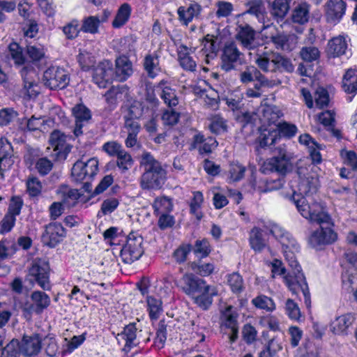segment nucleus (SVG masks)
Masks as SVG:
<instances>
[{
    "mask_svg": "<svg viewBox=\"0 0 357 357\" xmlns=\"http://www.w3.org/2000/svg\"><path fill=\"white\" fill-rule=\"evenodd\" d=\"M289 185L291 194L286 197L294 202L303 218L320 225L310 236L309 244L315 249H321L323 246L334 243L337 239V234L333 229V221L326 206L316 202L312 196L301 197V195H296V190L291 182Z\"/></svg>",
    "mask_w": 357,
    "mask_h": 357,
    "instance_id": "f257e3e1",
    "label": "nucleus"
},
{
    "mask_svg": "<svg viewBox=\"0 0 357 357\" xmlns=\"http://www.w3.org/2000/svg\"><path fill=\"white\" fill-rule=\"evenodd\" d=\"M264 227L281 243L285 260L291 268V273L284 275V283L293 294H297L301 291L306 307H310L311 301L308 285L296 257V253L300 250L299 245L293 236L281 226L269 223Z\"/></svg>",
    "mask_w": 357,
    "mask_h": 357,
    "instance_id": "f03ea898",
    "label": "nucleus"
},
{
    "mask_svg": "<svg viewBox=\"0 0 357 357\" xmlns=\"http://www.w3.org/2000/svg\"><path fill=\"white\" fill-rule=\"evenodd\" d=\"M321 146L317 143V146H313L312 149H308L312 163L300 164L297 169V174L299 179L298 185V192L296 195H301V197L312 196L317 192L319 181L317 174V167L315 164L321 162V155L319 151Z\"/></svg>",
    "mask_w": 357,
    "mask_h": 357,
    "instance_id": "7ed1b4c3",
    "label": "nucleus"
},
{
    "mask_svg": "<svg viewBox=\"0 0 357 357\" xmlns=\"http://www.w3.org/2000/svg\"><path fill=\"white\" fill-rule=\"evenodd\" d=\"M177 285L185 294L194 298L195 302L204 310L208 308L213 302V296L217 294L214 287L207 284L205 280L192 273L184 274Z\"/></svg>",
    "mask_w": 357,
    "mask_h": 357,
    "instance_id": "20e7f679",
    "label": "nucleus"
},
{
    "mask_svg": "<svg viewBox=\"0 0 357 357\" xmlns=\"http://www.w3.org/2000/svg\"><path fill=\"white\" fill-rule=\"evenodd\" d=\"M253 60L257 66V69L265 73H277V72H287L291 73L294 71V67L291 61L282 56L278 52H275L268 49L264 45H261L253 52L252 57L250 58Z\"/></svg>",
    "mask_w": 357,
    "mask_h": 357,
    "instance_id": "39448f33",
    "label": "nucleus"
},
{
    "mask_svg": "<svg viewBox=\"0 0 357 357\" xmlns=\"http://www.w3.org/2000/svg\"><path fill=\"white\" fill-rule=\"evenodd\" d=\"M9 56L13 60L16 66H23L20 74L23 79L24 87L22 93L29 98L37 96L36 90V71L30 62L26 61L22 49L16 43H10L9 47Z\"/></svg>",
    "mask_w": 357,
    "mask_h": 357,
    "instance_id": "423d86ee",
    "label": "nucleus"
},
{
    "mask_svg": "<svg viewBox=\"0 0 357 357\" xmlns=\"http://www.w3.org/2000/svg\"><path fill=\"white\" fill-rule=\"evenodd\" d=\"M142 165L144 173L140 178V185L144 190H157L162 188L167 179V171L161 163L149 153L142 155Z\"/></svg>",
    "mask_w": 357,
    "mask_h": 357,
    "instance_id": "0eeeda50",
    "label": "nucleus"
},
{
    "mask_svg": "<svg viewBox=\"0 0 357 357\" xmlns=\"http://www.w3.org/2000/svg\"><path fill=\"white\" fill-rule=\"evenodd\" d=\"M246 63L245 54L240 51L237 45L231 41L225 44L220 55V66L225 72L236 69V66Z\"/></svg>",
    "mask_w": 357,
    "mask_h": 357,
    "instance_id": "6e6552de",
    "label": "nucleus"
},
{
    "mask_svg": "<svg viewBox=\"0 0 357 357\" xmlns=\"http://www.w3.org/2000/svg\"><path fill=\"white\" fill-rule=\"evenodd\" d=\"M235 38L243 49L249 51L250 58L252 57L253 52L257 50V48L264 45L258 40L254 29L247 24L237 25Z\"/></svg>",
    "mask_w": 357,
    "mask_h": 357,
    "instance_id": "1a4fd4ad",
    "label": "nucleus"
},
{
    "mask_svg": "<svg viewBox=\"0 0 357 357\" xmlns=\"http://www.w3.org/2000/svg\"><path fill=\"white\" fill-rule=\"evenodd\" d=\"M142 243L143 238L140 235L134 232L130 233L121 251L123 261L130 264L138 260L144 252Z\"/></svg>",
    "mask_w": 357,
    "mask_h": 357,
    "instance_id": "9d476101",
    "label": "nucleus"
},
{
    "mask_svg": "<svg viewBox=\"0 0 357 357\" xmlns=\"http://www.w3.org/2000/svg\"><path fill=\"white\" fill-rule=\"evenodd\" d=\"M142 330L137 327V324L130 323L126 325L123 331L118 333L117 336L121 337L125 342L122 351L128 354L132 349L141 343L146 344L150 341V337L142 338Z\"/></svg>",
    "mask_w": 357,
    "mask_h": 357,
    "instance_id": "9b49d317",
    "label": "nucleus"
},
{
    "mask_svg": "<svg viewBox=\"0 0 357 357\" xmlns=\"http://www.w3.org/2000/svg\"><path fill=\"white\" fill-rule=\"evenodd\" d=\"M29 277L31 282L35 281L43 290H50V266L47 261L41 259H36L29 269Z\"/></svg>",
    "mask_w": 357,
    "mask_h": 357,
    "instance_id": "f8f14e48",
    "label": "nucleus"
},
{
    "mask_svg": "<svg viewBox=\"0 0 357 357\" xmlns=\"http://www.w3.org/2000/svg\"><path fill=\"white\" fill-rule=\"evenodd\" d=\"M98 172V160L91 158L86 162L77 160L73 166L71 176L75 181L81 182L93 178Z\"/></svg>",
    "mask_w": 357,
    "mask_h": 357,
    "instance_id": "ddd939ff",
    "label": "nucleus"
},
{
    "mask_svg": "<svg viewBox=\"0 0 357 357\" xmlns=\"http://www.w3.org/2000/svg\"><path fill=\"white\" fill-rule=\"evenodd\" d=\"M43 82L50 89H64L69 82L68 73L62 68L52 66L44 72Z\"/></svg>",
    "mask_w": 357,
    "mask_h": 357,
    "instance_id": "4468645a",
    "label": "nucleus"
},
{
    "mask_svg": "<svg viewBox=\"0 0 357 357\" xmlns=\"http://www.w3.org/2000/svg\"><path fill=\"white\" fill-rule=\"evenodd\" d=\"M42 336L37 333L24 335L20 341V351L26 357L37 356L42 349Z\"/></svg>",
    "mask_w": 357,
    "mask_h": 357,
    "instance_id": "2eb2a0df",
    "label": "nucleus"
},
{
    "mask_svg": "<svg viewBox=\"0 0 357 357\" xmlns=\"http://www.w3.org/2000/svg\"><path fill=\"white\" fill-rule=\"evenodd\" d=\"M114 79L113 64L109 60H104L94 68L93 80L100 88H105L107 83Z\"/></svg>",
    "mask_w": 357,
    "mask_h": 357,
    "instance_id": "dca6fc26",
    "label": "nucleus"
},
{
    "mask_svg": "<svg viewBox=\"0 0 357 357\" xmlns=\"http://www.w3.org/2000/svg\"><path fill=\"white\" fill-rule=\"evenodd\" d=\"M278 155L273 157L264 162L262 172L265 174L269 172H277L284 174L287 171L289 158L287 155L286 150L282 147L278 148Z\"/></svg>",
    "mask_w": 357,
    "mask_h": 357,
    "instance_id": "f3484780",
    "label": "nucleus"
},
{
    "mask_svg": "<svg viewBox=\"0 0 357 357\" xmlns=\"http://www.w3.org/2000/svg\"><path fill=\"white\" fill-rule=\"evenodd\" d=\"M16 157L11 143L6 138H0V175L4 177V172L13 165Z\"/></svg>",
    "mask_w": 357,
    "mask_h": 357,
    "instance_id": "a211bd4d",
    "label": "nucleus"
},
{
    "mask_svg": "<svg viewBox=\"0 0 357 357\" xmlns=\"http://www.w3.org/2000/svg\"><path fill=\"white\" fill-rule=\"evenodd\" d=\"M66 236V230L61 223L52 222L45 227L43 242L50 248L55 247Z\"/></svg>",
    "mask_w": 357,
    "mask_h": 357,
    "instance_id": "6ab92c4d",
    "label": "nucleus"
},
{
    "mask_svg": "<svg viewBox=\"0 0 357 357\" xmlns=\"http://www.w3.org/2000/svg\"><path fill=\"white\" fill-rule=\"evenodd\" d=\"M75 117V126L73 132L78 137L83 133L82 128L89 123L91 120V112L83 104H77L72 109Z\"/></svg>",
    "mask_w": 357,
    "mask_h": 357,
    "instance_id": "aec40b11",
    "label": "nucleus"
},
{
    "mask_svg": "<svg viewBox=\"0 0 357 357\" xmlns=\"http://www.w3.org/2000/svg\"><path fill=\"white\" fill-rule=\"evenodd\" d=\"M350 39L347 36L339 35L333 37L328 42L327 54L330 57H340L346 55L349 51V42Z\"/></svg>",
    "mask_w": 357,
    "mask_h": 357,
    "instance_id": "412c9836",
    "label": "nucleus"
},
{
    "mask_svg": "<svg viewBox=\"0 0 357 357\" xmlns=\"http://www.w3.org/2000/svg\"><path fill=\"white\" fill-rule=\"evenodd\" d=\"M347 4L343 0H328L325 6L328 22L337 23L345 14Z\"/></svg>",
    "mask_w": 357,
    "mask_h": 357,
    "instance_id": "4be33fe9",
    "label": "nucleus"
},
{
    "mask_svg": "<svg viewBox=\"0 0 357 357\" xmlns=\"http://www.w3.org/2000/svg\"><path fill=\"white\" fill-rule=\"evenodd\" d=\"M31 299L33 304L28 307H24V311L31 314L35 312L37 314H41L44 310L50 305L51 300L50 296L43 291H34L31 295Z\"/></svg>",
    "mask_w": 357,
    "mask_h": 357,
    "instance_id": "5701e85b",
    "label": "nucleus"
},
{
    "mask_svg": "<svg viewBox=\"0 0 357 357\" xmlns=\"http://www.w3.org/2000/svg\"><path fill=\"white\" fill-rule=\"evenodd\" d=\"M115 64L114 75L116 81L124 82L132 74V64L127 56H119L115 61Z\"/></svg>",
    "mask_w": 357,
    "mask_h": 357,
    "instance_id": "b1692460",
    "label": "nucleus"
},
{
    "mask_svg": "<svg viewBox=\"0 0 357 357\" xmlns=\"http://www.w3.org/2000/svg\"><path fill=\"white\" fill-rule=\"evenodd\" d=\"M155 91L168 107H173L178 104L176 90L172 88L167 81H160L155 86Z\"/></svg>",
    "mask_w": 357,
    "mask_h": 357,
    "instance_id": "393cba45",
    "label": "nucleus"
},
{
    "mask_svg": "<svg viewBox=\"0 0 357 357\" xmlns=\"http://www.w3.org/2000/svg\"><path fill=\"white\" fill-rule=\"evenodd\" d=\"M342 88L346 93L351 95L347 98V100L351 102L357 93V69L349 68L346 71L342 78Z\"/></svg>",
    "mask_w": 357,
    "mask_h": 357,
    "instance_id": "a878e982",
    "label": "nucleus"
},
{
    "mask_svg": "<svg viewBox=\"0 0 357 357\" xmlns=\"http://www.w3.org/2000/svg\"><path fill=\"white\" fill-rule=\"evenodd\" d=\"M270 39L277 49L284 51H291L296 44L295 35L284 32H277L275 34L271 35Z\"/></svg>",
    "mask_w": 357,
    "mask_h": 357,
    "instance_id": "bb28decb",
    "label": "nucleus"
},
{
    "mask_svg": "<svg viewBox=\"0 0 357 357\" xmlns=\"http://www.w3.org/2000/svg\"><path fill=\"white\" fill-rule=\"evenodd\" d=\"M258 114L261 122L268 125L275 123L283 115L278 107L271 105L261 106L258 109Z\"/></svg>",
    "mask_w": 357,
    "mask_h": 357,
    "instance_id": "cd10ccee",
    "label": "nucleus"
},
{
    "mask_svg": "<svg viewBox=\"0 0 357 357\" xmlns=\"http://www.w3.org/2000/svg\"><path fill=\"white\" fill-rule=\"evenodd\" d=\"M178 61L180 66L187 71L195 72L197 69L196 61L190 55V50L185 45L177 47Z\"/></svg>",
    "mask_w": 357,
    "mask_h": 357,
    "instance_id": "c85d7f7f",
    "label": "nucleus"
},
{
    "mask_svg": "<svg viewBox=\"0 0 357 357\" xmlns=\"http://www.w3.org/2000/svg\"><path fill=\"white\" fill-rule=\"evenodd\" d=\"M192 146L202 154L209 153L218 146V142L213 137L205 138L204 135L197 134L193 137Z\"/></svg>",
    "mask_w": 357,
    "mask_h": 357,
    "instance_id": "c756f323",
    "label": "nucleus"
},
{
    "mask_svg": "<svg viewBox=\"0 0 357 357\" xmlns=\"http://www.w3.org/2000/svg\"><path fill=\"white\" fill-rule=\"evenodd\" d=\"M201 10V6L197 3H191L188 8L180 6L177 10L180 22L187 26L193 18L197 16Z\"/></svg>",
    "mask_w": 357,
    "mask_h": 357,
    "instance_id": "7c9ffc66",
    "label": "nucleus"
},
{
    "mask_svg": "<svg viewBox=\"0 0 357 357\" xmlns=\"http://www.w3.org/2000/svg\"><path fill=\"white\" fill-rule=\"evenodd\" d=\"M354 321L350 314H343L337 317L331 324V331L337 335H346L347 331Z\"/></svg>",
    "mask_w": 357,
    "mask_h": 357,
    "instance_id": "2f4dec72",
    "label": "nucleus"
},
{
    "mask_svg": "<svg viewBox=\"0 0 357 357\" xmlns=\"http://www.w3.org/2000/svg\"><path fill=\"white\" fill-rule=\"evenodd\" d=\"M143 66L149 77H155L161 70L158 54L156 52H153L146 55L144 59Z\"/></svg>",
    "mask_w": 357,
    "mask_h": 357,
    "instance_id": "473e14b6",
    "label": "nucleus"
},
{
    "mask_svg": "<svg viewBox=\"0 0 357 357\" xmlns=\"http://www.w3.org/2000/svg\"><path fill=\"white\" fill-rule=\"evenodd\" d=\"M310 8L306 2L299 3L292 10V22L299 24L307 23L310 19Z\"/></svg>",
    "mask_w": 357,
    "mask_h": 357,
    "instance_id": "72a5a7b5",
    "label": "nucleus"
},
{
    "mask_svg": "<svg viewBox=\"0 0 357 357\" xmlns=\"http://www.w3.org/2000/svg\"><path fill=\"white\" fill-rule=\"evenodd\" d=\"M57 195L61 197L64 204L68 206L75 205L79 198L80 193L76 189H71L67 185H61L56 190Z\"/></svg>",
    "mask_w": 357,
    "mask_h": 357,
    "instance_id": "f704fd0d",
    "label": "nucleus"
},
{
    "mask_svg": "<svg viewBox=\"0 0 357 357\" xmlns=\"http://www.w3.org/2000/svg\"><path fill=\"white\" fill-rule=\"evenodd\" d=\"M46 48L40 43H30L26 45V53L33 63H37L45 59Z\"/></svg>",
    "mask_w": 357,
    "mask_h": 357,
    "instance_id": "c9c22d12",
    "label": "nucleus"
},
{
    "mask_svg": "<svg viewBox=\"0 0 357 357\" xmlns=\"http://www.w3.org/2000/svg\"><path fill=\"white\" fill-rule=\"evenodd\" d=\"M132 12L130 4L123 3L118 9L112 22V26L119 29L124 26L129 20Z\"/></svg>",
    "mask_w": 357,
    "mask_h": 357,
    "instance_id": "e433bc0d",
    "label": "nucleus"
},
{
    "mask_svg": "<svg viewBox=\"0 0 357 357\" xmlns=\"http://www.w3.org/2000/svg\"><path fill=\"white\" fill-rule=\"evenodd\" d=\"M279 138V132L274 128L264 129L258 137L261 148L269 146L276 142Z\"/></svg>",
    "mask_w": 357,
    "mask_h": 357,
    "instance_id": "4c0bfd02",
    "label": "nucleus"
},
{
    "mask_svg": "<svg viewBox=\"0 0 357 357\" xmlns=\"http://www.w3.org/2000/svg\"><path fill=\"white\" fill-rule=\"evenodd\" d=\"M249 241L251 248L257 252H261L266 246L262 230L257 227H254L251 229Z\"/></svg>",
    "mask_w": 357,
    "mask_h": 357,
    "instance_id": "58836bf2",
    "label": "nucleus"
},
{
    "mask_svg": "<svg viewBox=\"0 0 357 357\" xmlns=\"http://www.w3.org/2000/svg\"><path fill=\"white\" fill-rule=\"evenodd\" d=\"M203 46L206 57L213 59L220 49V40L217 36L208 34L204 38Z\"/></svg>",
    "mask_w": 357,
    "mask_h": 357,
    "instance_id": "ea45409f",
    "label": "nucleus"
},
{
    "mask_svg": "<svg viewBox=\"0 0 357 357\" xmlns=\"http://www.w3.org/2000/svg\"><path fill=\"white\" fill-rule=\"evenodd\" d=\"M192 198L190 202V213L200 220L203 217L202 206L204 202V196L200 191L193 192Z\"/></svg>",
    "mask_w": 357,
    "mask_h": 357,
    "instance_id": "a19ab883",
    "label": "nucleus"
},
{
    "mask_svg": "<svg viewBox=\"0 0 357 357\" xmlns=\"http://www.w3.org/2000/svg\"><path fill=\"white\" fill-rule=\"evenodd\" d=\"M284 184L283 176H280L275 179H266L260 181L257 186V190L259 192H268L273 190H276L282 187Z\"/></svg>",
    "mask_w": 357,
    "mask_h": 357,
    "instance_id": "79ce46f5",
    "label": "nucleus"
},
{
    "mask_svg": "<svg viewBox=\"0 0 357 357\" xmlns=\"http://www.w3.org/2000/svg\"><path fill=\"white\" fill-rule=\"evenodd\" d=\"M100 24L99 16H89L83 19L80 31L84 33L96 34L98 32Z\"/></svg>",
    "mask_w": 357,
    "mask_h": 357,
    "instance_id": "37998d69",
    "label": "nucleus"
},
{
    "mask_svg": "<svg viewBox=\"0 0 357 357\" xmlns=\"http://www.w3.org/2000/svg\"><path fill=\"white\" fill-rule=\"evenodd\" d=\"M147 310L151 319H158L162 312V301L153 296H147Z\"/></svg>",
    "mask_w": 357,
    "mask_h": 357,
    "instance_id": "c03bdc74",
    "label": "nucleus"
},
{
    "mask_svg": "<svg viewBox=\"0 0 357 357\" xmlns=\"http://www.w3.org/2000/svg\"><path fill=\"white\" fill-rule=\"evenodd\" d=\"M252 304L257 308L273 312L275 310V304L272 298L264 295H259L252 301Z\"/></svg>",
    "mask_w": 357,
    "mask_h": 357,
    "instance_id": "a18cd8bd",
    "label": "nucleus"
},
{
    "mask_svg": "<svg viewBox=\"0 0 357 357\" xmlns=\"http://www.w3.org/2000/svg\"><path fill=\"white\" fill-rule=\"evenodd\" d=\"M20 341L13 339L2 348L0 357H20Z\"/></svg>",
    "mask_w": 357,
    "mask_h": 357,
    "instance_id": "49530a36",
    "label": "nucleus"
},
{
    "mask_svg": "<svg viewBox=\"0 0 357 357\" xmlns=\"http://www.w3.org/2000/svg\"><path fill=\"white\" fill-rule=\"evenodd\" d=\"M289 9L287 0H274L271 6V14L278 18H283Z\"/></svg>",
    "mask_w": 357,
    "mask_h": 357,
    "instance_id": "de8ad7c7",
    "label": "nucleus"
},
{
    "mask_svg": "<svg viewBox=\"0 0 357 357\" xmlns=\"http://www.w3.org/2000/svg\"><path fill=\"white\" fill-rule=\"evenodd\" d=\"M261 71L253 66H247L239 74V79L242 84H249L260 75Z\"/></svg>",
    "mask_w": 357,
    "mask_h": 357,
    "instance_id": "09e8293b",
    "label": "nucleus"
},
{
    "mask_svg": "<svg viewBox=\"0 0 357 357\" xmlns=\"http://www.w3.org/2000/svg\"><path fill=\"white\" fill-rule=\"evenodd\" d=\"M236 318L237 316L233 310V307L231 305L227 306L222 314L224 326L230 329L238 328Z\"/></svg>",
    "mask_w": 357,
    "mask_h": 357,
    "instance_id": "8fccbe9b",
    "label": "nucleus"
},
{
    "mask_svg": "<svg viewBox=\"0 0 357 357\" xmlns=\"http://www.w3.org/2000/svg\"><path fill=\"white\" fill-rule=\"evenodd\" d=\"M245 167L238 162H232L229 166L228 179L231 182L241 180L245 174Z\"/></svg>",
    "mask_w": 357,
    "mask_h": 357,
    "instance_id": "3c124183",
    "label": "nucleus"
},
{
    "mask_svg": "<svg viewBox=\"0 0 357 357\" xmlns=\"http://www.w3.org/2000/svg\"><path fill=\"white\" fill-rule=\"evenodd\" d=\"M153 207L157 215L167 213L172 210V202L166 197L156 198L153 204Z\"/></svg>",
    "mask_w": 357,
    "mask_h": 357,
    "instance_id": "603ef678",
    "label": "nucleus"
},
{
    "mask_svg": "<svg viewBox=\"0 0 357 357\" xmlns=\"http://www.w3.org/2000/svg\"><path fill=\"white\" fill-rule=\"evenodd\" d=\"M208 128L213 133L217 135L223 133L227 130L226 122L219 115H215L211 118Z\"/></svg>",
    "mask_w": 357,
    "mask_h": 357,
    "instance_id": "864d4df0",
    "label": "nucleus"
},
{
    "mask_svg": "<svg viewBox=\"0 0 357 357\" xmlns=\"http://www.w3.org/2000/svg\"><path fill=\"white\" fill-rule=\"evenodd\" d=\"M255 80L257 82L255 86L254 89L258 92H261V89L264 87L266 88H273L274 86H276L279 84H280V81L278 79H270L268 77H266L264 74L261 73H260V75L257 76Z\"/></svg>",
    "mask_w": 357,
    "mask_h": 357,
    "instance_id": "5fc2aeb1",
    "label": "nucleus"
},
{
    "mask_svg": "<svg viewBox=\"0 0 357 357\" xmlns=\"http://www.w3.org/2000/svg\"><path fill=\"white\" fill-rule=\"evenodd\" d=\"M193 252L197 257L204 258L211 252V248L208 240H197L194 245Z\"/></svg>",
    "mask_w": 357,
    "mask_h": 357,
    "instance_id": "6e6d98bb",
    "label": "nucleus"
},
{
    "mask_svg": "<svg viewBox=\"0 0 357 357\" xmlns=\"http://www.w3.org/2000/svg\"><path fill=\"white\" fill-rule=\"evenodd\" d=\"M120 153H121L116 157V165L121 172H125L132 167L134 161L130 153L126 150Z\"/></svg>",
    "mask_w": 357,
    "mask_h": 357,
    "instance_id": "4d7b16f0",
    "label": "nucleus"
},
{
    "mask_svg": "<svg viewBox=\"0 0 357 357\" xmlns=\"http://www.w3.org/2000/svg\"><path fill=\"white\" fill-rule=\"evenodd\" d=\"M227 282L234 294H240L244 289L243 280L238 273H233L228 276Z\"/></svg>",
    "mask_w": 357,
    "mask_h": 357,
    "instance_id": "13d9d810",
    "label": "nucleus"
},
{
    "mask_svg": "<svg viewBox=\"0 0 357 357\" xmlns=\"http://www.w3.org/2000/svg\"><path fill=\"white\" fill-rule=\"evenodd\" d=\"M53 168V162L47 157L38 158L35 162V169L41 176L48 174Z\"/></svg>",
    "mask_w": 357,
    "mask_h": 357,
    "instance_id": "bf43d9fd",
    "label": "nucleus"
},
{
    "mask_svg": "<svg viewBox=\"0 0 357 357\" xmlns=\"http://www.w3.org/2000/svg\"><path fill=\"white\" fill-rule=\"evenodd\" d=\"M66 136L59 130H54L49 139L50 144L52 146L54 151H61L65 143Z\"/></svg>",
    "mask_w": 357,
    "mask_h": 357,
    "instance_id": "052dcab7",
    "label": "nucleus"
},
{
    "mask_svg": "<svg viewBox=\"0 0 357 357\" xmlns=\"http://www.w3.org/2000/svg\"><path fill=\"white\" fill-rule=\"evenodd\" d=\"M26 191L31 197H36L41 192L43 185L36 176H29L26 182Z\"/></svg>",
    "mask_w": 357,
    "mask_h": 357,
    "instance_id": "680f3d73",
    "label": "nucleus"
},
{
    "mask_svg": "<svg viewBox=\"0 0 357 357\" xmlns=\"http://www.w3.org/2000/svg\"><path fill=\"white\" fill-rule=\"evenodd\" d=\"M300 56L303 61L312 62L319 59L320 52L314 46L303 47L300 52Z\"/></svg>",
    "mask_w": 357,
    "mask_h": 357,
    "instance_id": "e2e57ef3",
    "label": "nucleus"
},
{
    "mask_svg": "<svg viewBox=\"0 0 357 357\" xmlns=\"http://www.w3.org/2000/svg\"><path fill=\"white\" fill-rule=\"evenodd\" d=\"M102 150L108 155L112 157H117L123 150L122 145L116 141H109L102 146Z\"/></svg>",
    "mask_w": 357,
    "mask_h": 357,
    "instance_id": "0e129e2a",
    "label": "nucleus"
},
{
    "mask_svg": "<svg viewBox=\"0 0 357 357\" xmlns=\"http://www.w3.org/2000/svg\"><path fill=\"white\" fill-rule=\"evenodd\" d=\"M77 61L84 71L89 70L96 62L94 56L87 52H80L77 56Z\"/></svg>",
    "mask_w": 357,
    "mask_h": 357,
    "instance_id": "69168bd1",
    "label": "nucleus"
},
{
    "mask_svg": "<svg viewBox=\"0 0 357 357\" xmlns=\"http://www.w3.org/2000/svg\"><path fill=\"white\" fill-rule=\"evenodd\" d=\"M79 22L77 20H73L71 22L62 27V31L66 38L68 40H73L79 35V30L78 29Z\"/></svg>",
    "mask_w": 357,
    "mask_h": 357,
    "instance_id": "338daca9",
    "label": "nucleus"
},
{
    "mask_svg": "<svg viewBox=\"0 0 357 357\" xmlns=\"http://www.w3.org/2000/svg\"><path fill=\"white\" fill-rule=\"evenodd\" d=\"M316 107L322 109L327 107L329 103V95L326 89L319 87L314 94Z\"/></svg>",
    "mask_w": 357,
    "mask_h": 357,
    "instance_id": "774afa93",
    "label": "nucleus"
}]
</instances>
